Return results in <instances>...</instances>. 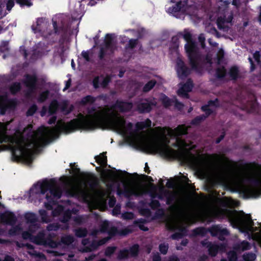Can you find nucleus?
Instances as JSON below:
<instances>
[{
	"label": "nucleus",
	"mask_w": 261,
	"mask_h": 261,
	"mask_svg": "<svg viewBox=\"0 0 261 261\" xmlns=\"http://www.w3.org/2000/svg\"><path fill=\"white\" fill-rule=\"evenodd\" d=\"M111 184L106 189L97 187L91 176H86L76 180L72 177H63L60 180L55 179H45L38 181L30 191L29 200L37 204L44 201L45 207L53 209L54 217H59L62 224H51L47 226L48 231L56 230L59 228L66 229L68 227L66 222L71 219L68 209L58 205L55 201L61 195V187L66 190L71 196L81 197L91 208H99L103 210L106 207V201L110 198L109 204L113 207L115 203V199L110 196L111 192L116 191L118 195L126 197L132 196H138L145 192V188L137 181L134 175L125 172H111L109 174Z\"/></svg>",
	"instance_id": "obj_1"
},
{
	"label": "nucleus",
	"mask_w": 261,
	"mask_h": 261,
	"mask_svg": "<svg viewBox=\"0 0 261 261\" xmlns=\"http://www.w3.org/2000/svg\"><path fill=\"white\" fill-rule=\"evenodd\" d=\"M12 101L0 97V114H4L7 108H11ZM7 123L0 122V143H8V145L0 146V151L10 149L14 159L30 164L33 160V153L40 146L54 139V127L42 126L37 132L32 131L30 125L22 133L16 132L13 136L6 135Z\"/></svg>",
	"instance_id": "obj_2"
},
{
	"label": "nucleus",
	"mask_w": 261,
	"mask_h": 261,
	"mask_svg": "<svg viewBox=\"0 0 261 261\" xmlns=\"http://www.w3.org/2000/svg\"><path fill=\"white\" fill-rule=\"evenodd\" d=\"M237 205V201L225 197L219 201L218 206L213 210L212 214L215 217L228 218L233 227L246 233L249 238L255 240L261 246V223H258L257 226H254L249 215L229 209Z\"/></svg>",
	"instance_id": "obj_3"
},
{
	"label": "nucleus",
	"mask_w": 261,
	"mask_h": 261,
	"mask_svg": "<svg viewBox=\"0 0 261 261\" xmlns=\"http://www.w3.org/2000/svg\"><path fill=\"white\" fill-rule=\"evenodd\" d=\"M200 212L196 207L184 204L179 208L177 214L167 222L170 229L182 230L185 224L194 223L199 218Z\"/></svg>",
	"instance_id": "obj_4"
},
{
	"label": "nucleus",
	"mask_w": 261,
	"mask_h": 261,
	"mask_svg": "<svg viewBox=\"0 0 261 261\" xmlns=\"http://www.w3.org/2000/svg\"><path fill=\"white\" fill-rule=\"evenodd\" d=\"M179 37L184 38L187 42L185 45V50L192 68L196 69L199 64V57L197 47L192 40L191 34L188 31L185 30L179 34Z\"/></svg>",
	"instance_id": "obj_5"
},
{
	"label": "nucleus",
	"mask_w": 261,
	"mask_h": 261,
	"mask_svg": "<svg viewBox=\"0 0 261 261\" xmlns=\"http://www.w3.org/2000/svg\"><path fill=\"white\" fill-rule=\"evenodd\" d=\"M217 12L214 13L211 16L212 20L216 19L217 23L220 29L225 30L231 25L232 15L231 12L227 10L226 4H221Z\"/></svg>",
	"instance_id": "obj_6"
},
{
	"label": "nucleus",
	"mask_w": 261,
	"mask_h": 261,
	"mask_svg": "<svg viewBox=\"0 0 261 261\" xmlns=\"http://www.w3.org/2000/svg\"><path fill=\"white\" fill-rule=\"evenodd\" d=\"M195 11V7L188 5L186 1L177 2L167 8L168 13L178 18H183L186 14L192 15Z\"/></svg>",
	"instance_id": "obj_7"
},
{
	"label": "nucleus",
	"mask_w": 261,
	"mask_h": 261,
	"mask_svg": "<svg viewBox=\"0 0 261 261\" xmlns=\"http://www.w3.org/2000/svg\"><path fill=\"white\" fill-rule=\"evenodd\" d=\"M37 227L35 225H31L29 229V231H25L22 233V238L24 239L29 240L31 242L35 243L38 245H47L48 244L51 247H57L56 243L54 242H47L44 239L43 232H39V234L37 237L33 236L34 230L33 228H36Z\"/></svg>",
	"instance_id": "obj_8"
},
{
	"label": "nucleus",
	"mask_w": 261,
	"mask_h": 261,
	"mask_svg": "<svg viewBox=\"0 0 261 261\" xmlns=\"http://www.w3.org/2000/svg\"><path fill=\"white\" fill-rule=\"evenodd\" d=\"M48 25V22L45 19L39 18L36 23L32 25V29L35 34L38 33L39 35L46 37L48 34H51V33L47 31Z\"/></svg>",
	"instance_id": "obj_9"
},
{
	"label": "nucleus",
	"mask_w": 261,
	"mask_h": 261,
	"mask_svg": "<svg viewBox=\"0 0 261 261\" xmlns=\"http://www.w3.org/2000/svg\"><path fill=\"white\" fill-rule=\"evenodd\" d=\"M115 43L114 41V36L108 34L106 37L105 47L100 51V57L102 58L106 54H110L114 51Z\"/></svg>",
	"instance_id": "obj_10"
},
{
	"label": "nucleus",
	"mask_w": 261,
	"mask_h": 261,
	"mask_svg": "<svg viewBox=\"0 0 261 261\" xmlns=\"http://www.w3.org/2000/svg\"><path fill=\"white\" fill-rule=\"evenodd\" d=\"M175 68L177 75L180 79L187 76L190 73V70L185 66L183 61L180 58L176 60Z\"/></svg>",
	"instance_id": "obj_11"
},
{
	"label": "nucleus",
	"mask_w": 261,
	"mask_h": 261,
	"mask_svg": "<svg viewBox=\"0 0 261 261\" xmlns=\"http://www.w3.org/2000/svg\"><path fill=\"white\" fill-rule=\"evenodd\" d=\"M193 88V84L190 80H188L186 84H180V87L177 91L179 96L187 97L188 93L190 92Z\"/></svg>",
	"instance_id": "obj_12"
},
{
	"label": "nucleus",
	"mask_w": 261,
	"mask_h": 261,
	"mask_svg": "<svg viewBox=\"0 0 261 261\" xmlns=\"http://www.w3.org/2000/svg\"><path fill=\"white\" fill-rule=\"evenodd\" d=\"M210 232L212 236L218 237L221 240L224 239V236L228 234L226 229L217 225L213 226L210 229Z\"/></svg>",
	"instance_id": "obj_13"
},
{
	"label": "nucleus",
	"mask_w": 261,
	"mask_h": 261,
	"mask_svg": "<svg viewBox=\"0 0 261 261\" xmlns=\"http://www.w3.org/2000/svg\"><path fill=\"white\" fill-rule=\"evenodd\" d=\"M250 244L245 241H243L240 245L239 248L237 249L236 251H230L228 253V257L230 261H236L237 259V252H239L240 249L242 251L248 250L250 248Z\"/></svg>",
	"instance_id": "obj_14"
},
{
	"label": "nucleus",
	"mask_w": 261,
	"mask_h": 261,
	"mask_svg": "<svg viewBox=\"0 0 261 261\" xmlns=\"http://www.w3.org/2000/svg\"><path fill=\"white\" fill-rule=\"evenodd\" d=\"M155 105L156 102H149L147 99H142L138 103L137 108L140 112H148L150 111L151 106Z\"/></svg>",
	"instance_id": "obj_15"
},
{
	"label": "nucleus",
	"mask_w": 261,
	"mask_h": 261,
	"mask_svg": "<svg viewBox=\"0 0 261 261\" xmlns=\"http://www.w3.org/2000/svg\"><path fill=\"white\" fill-rule=\"evenodd\" d=\"M139 247L138 245L133 246L129 251L123 250L120 251L118 255L119 259H123L129 256H135L137 254Z\"/></svg>",
	"instance_id": "obj_16"
},
{
	"label": "nucleus",
	"mask_w": 261,
	"mask_h": 261,
	"mask_svg": "<svg viewBox=\"0 0 261 261\" xmlns=\"http://www.w3.org/2000/svg\"><path fill=\"white\" fill-rule=\"evenodd\" d=\"M110 81L109 76H99L94 78L93 81V86L95 88L99 87H104L108 84Z\"/></svg>",
	"instance_id": "obj_17"
},
{
	"label": "nucleus",
	"mask_w": 261,
	"mask_h": 261,
	"mask_svg": "<svg viewBox=\"0 0 261 261\" xmlns=\"http://www.w3.org/2000/svg\"><path fill=\"white\" fill-rule=\"evenodd\" d=\"M15 221V218L14 215L10 212H6L0 215L1 222L12 225Z\"/></svg>",
	"instance_id": "obj_18"
},
{
	"label": "nucleus",
	"mask_w": 261,
	"mask_h": 261,
	"mask_svg": "<svg viewBox=\"0 0 261 261\" xmlns=\"http://www.w3.org/2000/svg\"><path fill=\"white\" fill-rule=\"evenodd\" d=\"M160 100H161L164 106L166 107L171 106V105H172V103H174L175 106L178 109H181L183 106L181 103L178 102L176 100H170L164 94H162L160 96Z\"/></svg>",
	"instance_id": "obj_19"
},
{
	"label": "nucleus",
	"mask_w": 261,
	"mask_h": 261,
	"mask_svg": "<svg viewBox=\"0 0 261 261\" xmlns=\"http://www.w3.org/2000/svg\"><path fill=\"white\" fill-rule=\"evenodd\" d=\"M218 106L217 100L214 101H209L208 104L202 107V110L205 112L207 115L210 114L211 113L215 111Z\"/></svg>",
	"instance_id": "obj_20"
},
{
	"label": "nucleus",
	"mask_w": 261,
	"mask_h": 261,
	"mask_svg": "<svg viewBox=\"0 0 261 261\" xmlns=\"http://www.w3.org/2000/svg\"><path fill=\"white\" fill-rule=\"evenodd\" d=\"M36 78L35 75H27L25 77L24 84L29 91H32L35 88Z\"/></svg>",
	"instance_id": "obj_21"
},
{
	"label": "nucleus",
	"mask_w": 261,
	"mask_h": 261,
	"mask_svg": "<svg viewBox=\"0 0 261 261\" xmlns=\"http://www.w3.org/2000/svg\"><path fill=\"white\" fill-rule=\"evenodd\" d=\"M109 223L107 221H103L101 224V228L100 231L101 232H105L108 230L110 234L113 235L115 234L116 229L115 228H112L111 230H109Z\"/></svg>",
	"instance_id": "obj_22"
},
{
	"label": "nucleus",
	"mask_w": 261,
	"mask_h": 261,
	"mask_svg": "<svg viewBox=\"0 0 261 261\" xmlns=\"http://www.w3.org/2000/svg\"><path fill=\"white\" fill-rule=\"evenodd\" d=\"M207 248L210 254L212 256H215L218 250H221L222 249V247H219L216 245L212 244L211 243L207 245Z\"/></svg>",
	"instance_id": "obj_23"
},
{
	"label": "nucleus",
	"mask_w": 261,
	"mask_h": 261,
	"mask_svg": "<svg viewBox=\"0 0 261 261\" xmlns=\"http://www.w3.org/2000/svg\"><path fill=\"white\" fill-rule=\"evenodd\" d=\"M95 159L97 163L101 166H105L107 164V156L105 153L100 154L98 156H95Z\"/></svg>",
	"instance_id": "obj_24"
},
{
	"label": "nucleus",
	"mask_w": 261,
	"mask_h": 261,
	"mask_svg": "<svg viewBox=\"0 0 261 261\" xmlns=\"http://www.w3.org/2000/svg\"><path fill=\"white\" fill-rule=\"evenodd\" d=\"M25 217L28 223H33L37 220V217L35 214L32 213H28L25 214Z\"/></svg>",
	"instance_id": "obj_25"
},
{
	"label": "nucleus",
	"mask_w": 261,
	"mask_h": 261,
	"mask_svg": "<svg viewBox=\"0 0 261 261\" xmlns=\"http://www.w3.org/2000/svg\"><path fill=\"white\" fill-rule=\"evenodd\" d=\"M39 214L40 215L42 221L43 222L47 223L49 222L51 219L47 215V213L45 210H40Z\"/></svg>",
	"instance_id": "obj_26"
},
{
	"label": "nucleus",
	"mask_w": 261,
	"mask_h": 261,
	"mask_svg": "<svg viewBox=\"0 0 261 261\" xmlns=\"http://www.w3.org/2000/svg\"><path fill=\"white\" fill-rule=\"evenodd\" d=\"M95 100V98L91 96H87L84 97L81 102L83 105L91 104L93 103Z\"/></svg>",
	"instance_id": "obj_27"
},
{
	"label": "nucleus",
	"mask_w": 261,
	"mask_h": 261,
	"mask_svg": "<svg viewBox=\"0 0 261 261\" xmlns=\"http://www.w3.org/2000/svg\"><path fill=\"white\" fill-rule=\"evenodd\" d=\"M58 107V103L56 100L53 101L51 103H50L48 110V113L49 115L52 114L54 113L57 110Z\"/></svg>",
	"instance_id": "obj_28"
},
{
	"label": "nucleus",
	"mask_w": 261,
	"mask_h": 261,
	"mask_svg": "<svg viewBox=\"0 0 261 261\" xmlns=\"http://www.w3.org/2000/svg\"><path fill=\"white\" fill-rule=\"evenodd\" d=\"M156 83L155 80H151L147 83L143 88V91L144 92H148L155 85Z\"/></svg>",
	"instance_id": "obj_29"
},
{
	"label": "nucleus",
	"mask_w": 261,
	"mask_h": 261,
	"mask_svg": "<svg viewBox=\"0 0 261 261\" xmlns=\"http://www.w3.org/2000/svg\"><path fill=\"white\" fill-rule=\"evenodd\" d=\"M29 253L31 255L34 256L35 258L37 259V260H42L45 259V256L43 254L39 253H37L34 250L29 251Z\"/></svg>",
	"instance_id": "obj_30"
},
{
	"label": "nucleus",
	"mask_w": 261,
	"mask_h": 261,
	"mask_svg": "<svg viewBox=\"0 0 261 261\" xmlns=\"http://www.w3.org/2000/svg\"><path fill=\"white\" fill-rule=\"evenodd\" d=\"M62 17V15H59L58 16H56L53 19V26L54 28V32L56 33L57 32V27L59 25V20Z\"/></svg>",
	"instance_id": "obj_31"
},
{
	"label": "nucleus",
	"mask_w": 261,
	"mask_h": 261,
	"mask_svg": "<svg viewBox=\"0 0 261 261\" xmlns=\"http://www.w3.org/2000/svg\"><path fill=\"white\" fill-rule=\"evenodd\" d=\"M243 258L245 261H254L256 258V255L252 253H246L244 254Z\"/></svg>",
	"instance_id": "obj_32"
},
{
	"label": "nucleus",
	"mask_w": 261,
	"mask_h": 261,
	"mask_svg": "<svg viewBox=\"0 0 261 261\" xmlns=\"http://www.w3.org/2000/svg\"><path fill=\"white\" fill-rule=\"evenodd\" d=\"M229 74L232 79H236L238 77V68L236 67H231L230 69Z\"/></svg>",
	"instance_id": "obj_33"
},
{
	"label": "nucleus",
	"mask_w": 261,
	"mask_h": 261,
	"mask_svg": "<svg viewBox=\"0 0 261 261\" xmlns=\"http://www.w3.org/2000/svg\"><path fill=\"white\" fill-rule=\"evenodd\" d=\"M73 241V238L70 236L63 237L62 239V242L63 244L69 245Z\"/></svg>",
	"instance_id": "obj_34"
},
{
	"label": "nucleus",
	"mask_w": 261,
	"mask_h": 261,
	"mask_svg": "<svg viewBox=\"0 0 261 261\" xmlns=\"http://www.w3.org/2000/svg\"><path fill=\"white\" fill-rule=\"evenodd\" d=\"M216 74V76L218 77H223L225 74V70L223 67H220L217 69Z\"/></svg>",
	"instance_id": "obj_35"
},
{
	"label": "nucleus",
	"mask_w": 261,
	"mask_h": 261,
	"mask_svg": "<svg viewBox=\"0 0 261 261\" xmlns=\"http://www.w3.org/2000/svg\"><path fill=\"white\" fill-rule=\"evenodd\" d=\"M16 2L19 4L21 6H31L32 5V3L30 0H16Z\"/></svg>",
	"instance_id": "obj_36"
},
{
	"label": "nucleus",
	"mask_w": 261,
	"mask_h": 261,
	"mask_svg": "<svg viewBox=\"0 0 261 261\" xmlns=\"http://www.w3.org/2000/svg\"><path fill=\"white\" fill-rule=\"evenodd\" d=\"M20 89V84L18 83H14L10 87V91L12 93H15Z\"/></svg>",
	"instance_id": "obj_37"
},
{
	"label": "nucleus",
	"mask_w": 261,
	"mask_h": 261,
	"mask_svg": "<svg viewBox=\"0 0 261 261\" xmlns=\"http://www.w3.org/2000/svg\"><path fill=\"white\" fill-rule=\"evenodd\" d=\"M160 251L163 254H166L168 249V245L165 243L161 244L160 246Z\"/></svg>",
	"instance_id": "obj_38"
},
{
	"label": "nucleus",
	"mask_w": 261,
	"mask_h": 261,
	"mask_svg": "<svg viewBox=\"0 0 261 261\" xmlns=\"http://www.w3.org/2000/svg\"><path fill=\"white\" fill-rule=\"evenodd\" d=\"M87 233V231L85 229H79L75 231V234L79 237L85 236Z\"/></svg>",
	"instance_id": "obj_39"
},
{
	"label": "nucleus",
	"mask_w": 261,
	"mask_h": 261,
	"mask_svg": "<svg viewBox=\"0 0 261 261\" xmlns=\"http://www.w3.org/2000/svg\"><path fill=\"white\" fill-rule=\"evenodd\" d=\"M8 49V42L3 41L0 44V50L4 51Z\"/></svg>",
	"instance_id": "obj_40"
},
{
	"label": "nucleus",
	"mask_w": 261,
	"mask_h": 261,
	"mask_svg": "<svg viewBox=\"0 0 261 261\" xmlns=\"http://www.w3.org/2000/svg\"><path fill=\"white\" fill-rule=\"evenodd\" d=\"M116 248L114 247H110L107 248L105 251V254L106 256H110L112 254L114 253L115 250Z\"/></svg>",
	"instance_id": "obj_41"
},
{
	"label": "nucleus",
	"mask_w": 261,
	"mask_h": 261,
	"mask_svg": "<svg viewBox=\"0 0 261 261\" xmlns=\"http://www.w3.org/2000/svg\"><path fill=\"white\" fill-rule=\"evenodd\" d=\"M21 232L20 227L18 226L15 228H13V229L10 230V234L11 235L17 234Z\"/></svg>",
	"instance_id": "obj_42"
},
{
	"label": "nucleus",
	"mask_w": 261,
	"mask_h": 261,
	"mask_svg": "<svg viewBox=\"0 0 261 261\" xmlns=\"http://www.w3.org/2000/svg\"><path fill=\"white\" fill-rule=\"evenodd\" d=\"M48 95V92L47 91H45V92H44L43 93H42L39 98H38V100L40 102H42V101H43L44 100H45V99L46 98L47 96Z\"/></svg>",
	"instance_id": "obj_43"
},
{
	"label": "nucleus",
	"mask_w": 261,
	"mask_h": 261,
	"mask_svg": "<svg viewBox=\"0 0 261 261\" xmlns=\"http://www.w3.org/2000/svg\"><path fill=\"white\" fill-rule=\"evenodd\" d=\"M122 217L125 219H132L134 217V215L132 213H125L122 215Z\"/></svg>",
	"instance_id": "obj_44"
},
{
	"label": "nucleus",
	"mask_w": 261,
	"mask_h": 261,
	"mask_svg": "<svg viewBox=\"0 0 261 261\" xmlns=\"http://www.w3.org/2000/svg\"><path fill=\"white\" fill-rule=\"evenodd\" d=\"M138 44V41L137 40L135 39H132L129 40V44H128V47L130 48H133L135 47L137 44Z\"/></svg>",
	"instance_id": "obj_45"
},
{
	"label": "nucleus",
	"mask_w": 261,
	"mask_h": 261,
	"mask_svg": "<svg viewBox=\"0 0 261 261\" xmlns=\"http://www.w3.org/2000/svg\"><path fill=\"white\" fill-rule=\"evenodd\" d=\"M206 116H201L196 117L193 121L192 123L194 124H198L201 120H203L205 118Z\"/></svg>",
	"instance_id": "obj_46"
},
{
	"label": "nucleus",
	"mask_w": 261,
	"mask_h": 261,
	"mask_svg": "<svg viewBox=\"0 0 261 261\" xmlns=\"http://www.w3.org/2000/svg\"><path fill=\"white\" fill-rule=\"evenodd\" d=\"M37 110V107L36 106H32L27 112L28 115H33L35 112Z\"/></svg>",
	"instance_id": "obj_47"
},
{
	"label": "nucleus",
	"mask_w": 261,
	"mask_h": 261,
	"mask_svg": "<svg viewBox=\"0 0 261 261\" xmlns=\"http://www.w3.org/2000/svg\"><path fill=\"white\" fill-rule=\"evenodd\" d=\"M14 5V0H8L7 4V8L8 11H10Z\"/></svg>",
	"instance_id": "obj_48"
},
{
	"label": "nucleus",
	"mask_w": 261,
	"mask_h": 261,
	"mask_svg": "<svg viewBox=\"0 0 261 261\" xmlns=\"http://www.w3.org/2000/svg\"><path fill=\"white\" fill-rule=\"evenodd\" d=\"M259 57H260V55H259V52L258 51H256L254 54H253V58L255 61V62L257 63V64H259Z\"/></svg>",
	"instance_id": "obj_49"
},
{
	"label": "nucleus",
	"mask_w": 261,
	"mask_h": 261,
	"mask_svg": "<svg viewBox=\"0 0 261 261\" xmlns=\"http://www.w3.org/2000/svg\"><path fill=\"white\" fill-rule=\"evenodd\" d=\"M199 42L201 43L202 47H204V42L205 40V37L203 34H200L198 37Z\"/></svg>",
	"instance_id": "obj_50"
},
{
	"label": "nucleus",
	"mask_w": 261,
	"mask_h": 261,
	"mask_svg": "<svg viewBox=\"0 0 261 261\" xmlns=\"http://www.w3.org/2000/svg\"><path fill=\"white\" fill-rule=\"evenodd\" d=\"M223 56V51L222 50H220L218 54V64H220L221 61V58Z\"/></svg>",
	"instance_id": "obj_51"
},
{
	"label": "nucleus",
	"mask_w": 261,
	"mask_h": 261,
	"mask_svg": "<svg viewBox=\"0 0 261 261\" xmlns=\"http://www.w3.org/2000/svg\"><path fill=\"white\" fill-rule=\"evenodd\" d=\"M82 56L85 59L86 61H89V53L88 51H83Z\"/></svg>",
	"instance_id": "obj_52"
},
{
	"label": "nucleus",
	"mask_w": 261,
	"mask_h": 261,
	"mask_svg": "<svg viewBox=\"0 0 261 261\" xmlns=\"http://www.w3.org/2000/svg\"><path fill=\"white\" fill-rule=\"evenodd\" d=\"M120 207L116 206L113 211V214L114 215H118L120 213Z\"/></svg>",
	"instance_id": "obj_53"
},
{
	"label": "nucleus",
	"mask_w": 261,
	"mask_h": 261,
	"mask_svg": "<svg viewBox=\"0 0 261 261\" xmlns=\"http://www.w3.org/2000/svg\"><path fill=\"white\" fill-rule=\"evenodd\" d=\"M96 244L95 243H93L92 244L91 248H88V247H86V249L85 250V251H92V250L96 249Z\"/></svg>",
	"instance_id": "obj_54"
},
{
	"label": "nucleus",
	"mask_w": 261,
	"mask_h": 261,
	"mask_svg": "<svg viewBox=\"0 0 261 261\" xmlns=\"http://www.w3.org/2000/svg\"><path fill=\"white\" fill-rule=\"evenodd\" d=\"M4 7V4H0V18L2 17L5 15V13H3V10Z\"/></svg>",
	"instance_id": "obj_55"
},
{
	"label": "nucleus",
	"mask_w": 261,
	"mask_h": 261,
	"mask_svg": "<svg viewBox=\"0 0 261 261\" xmlns=\"http://www.w3.org/2000/svg\"><path fill=\"white\" fill-rule=\"evenodd\" d=\"M71 84V80L69 79L68 81L66 82V85L65 88L63 89V91H65L70 86Z\"/></svg>",
	"instance_id": "obj_56"
},
{
	"label": "nucleus",
	"mask_w": 261,
	"mask_h": 261,
	"mask_svg": "<svg viewBox=\"0 0 261 261\" xmlns=\"http://www.w3.org/2000/svg\"><path fill=\"white\" fill-rule=\"evenodd\" d=\"M109 239V238H105L104 239L100 241L98 243L97 246L101 245L103 244H105L108 240Z\"/></svg>",
	"instance_id": "obj_57"
},
{
	"label": "nucleus",
	"mask_w": 261,
	"mask_h": 261,
	"mask_svg": "<svg viewBox=\"0 0 261 261\" xmlns=\"http://www.w3.org/2000/svg\"><path fill=\"white\" fill-rule=\"evenodd\" d=\"M153 261H160L161 259L159 254L155 255L153 257Z\"/></svg>",
	"instance_id": "obj_58"
},
{
	"label": "nucleus",
	"mask_w": 261,
	"mask_h": 261,
	"mask_svg": "<svg viewBox=\"0 0 261 261\" xmlns=\"http://www.w3.org/2000/svg\"><path fill=\"white\" fill-rule=\"evenodd\" d=\"M56 118L55 117H51V118L49 119V121H48V123H49V124H53V123H54L55 122V121H56Z\"/></svg>",
	"instance_id": "obj_59"
},
{
	"label": "nucleus",
	"mask_w": 261,
	"mask_h": 261,
	"mask_svg": "<svg viewBox=\"0 0 261 261\" xmlns=\"http://www.w3.org/2000/svg\"><path fill=\"white\" fill-rule=\"evenodd\" d=\"M49 253H53L55 255H63L64 254V253H58L56 251H49Z\"/></svg>",
	"instance_id": "obj_60"
},
{
	"label": "nucleus",
	"mask_w": 261,
	"mask_h": 261,
	"mask_svg": "<svg viewBox=\"0 0 261 261\" xmlns=\"http://www.w3.org/2000/svg\"><path fill=\"white\" fill-rule=\"evenodd\" d=\"M179 237H180V234H177V233L174 234L172 236V238L173 239H178Z\"/></svg>",
	"instance_id": "obj_61"
},
{
	"label": "nucleus",
	"mask_w": 261,
	"mask_h": 261,
	"mask_svg": "<svg viewBox=\"0 0 261 261\" xmlns=\"http://www.w3.org/2000/svg\"><path fill=\"white\" fill-rule=\"evenodd\" d=\"M4 261H14V260H13V259L12 257H11L10 256H7L5 257Z\"/></svg>",
	"instance_id": "obj_62"
},
{
	"label": "nucleus",
	"mask_w": 261,
	"mask_h": 261,
	"mask_svg": "<svg viewBox=\"0 0 261 261\" xmlns=\"http://www.w3.org/2000/svg\"><path fill=\"white\" fill-rule=\"evenodd\" d=\"M73 218L77 223H80L81 221V220H80L81 218L79 216H76V217H74Z\"/></svg>",
	"instance_id": "obj_63"
},
{
	"label": "nucleus",
	"mask_w": 261,
	"mask_h": 261,
	"mask_svg": "<svg viewBox=\"0 0 261 261\" xmlns=\"http://www.w3.org/2000/svg\"><path fill=\"white\" fill-rule=\"evenodd\" d=\"M170 261H178V260L176 256H173L170 258Z\"/></svg>",
	"instance_id": "obj_64"
}]
</instances>
